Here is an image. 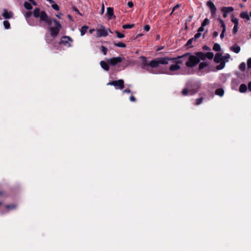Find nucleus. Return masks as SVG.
Listing matches in <instances>:
<instances>
[{
	"label": "nucleus",
	"instance_id": "nucleus-43",
	"mask_svg": "<svg viewBox=\"0 0 251 251\" xmlns=\"http://www.w3.org/2000/svg\"><path fill=\"white\" fill-rule=\"evenodd\" d=\"M238 29V25H235L233 28V32L234 33H236Z\"/></svg>",
	"mask_w": 251,
	"mask_h": 251
},
{
	"label": "nucleus",
	"instance_id": "nucleus-41",
	"mask_svg": "<svg viewBox=\"0 0 251 251\" xmlns=\"http://www.w3.org/2000/svg\"><path fill=\"white\" fill-rule=\"evenodd\" d=\"M180 6V4H177L174 7L173 9V11L172 12H171V13L170 14L171 15H172L173 14V13L177 9V8H179Z\"/></svg>",
	"mask_w": 251,
	"mask_h": 251
},
{
	"label": "nucleus",
	"instance_id": "nucleus-59",
	"mask_svg": "<svg viewBox=\"0 0 251 251\" xmlns=\"http://www.w3.org/2000/svg\"><path fill=\"white\" fill-rule=\"evenodd\" d=\"M244 2H246L247 0H242Z\"/></svg>",
	"mask_w": 251,
	"mask_h": 251
},
{
	"label": "nucleus",
	"instance_id": "nucleus-22",
	"mask_svg": "<svg viewBox=\"0 0 251 251\" xmlns=\"http://www.w3.org/2000/svg\"><path fill=\"white\" fill-rule=\"evenodd\" d=\"M215 94L221 97H222L224 94V91L223 89L219 88L216 90Z\"/></svg>",
	"mask_w": 251,
	"mask_h": 251
},
{
	"label": "nucleus",
	"instance_id": "nucleus-55",
	"mask_svg": "<svg viewBox=\"0 0 251 251\" xmlns=\"http://www.w3.org/2000/svg\"><path fill=\"white\" fill-rule=\"evenodd\" d=\"M123 93H130V90L129 89H126L123 91Z\"/></svg>",
	"mask_w": 251,
	"mask_h": 251
},
{
	"label": "nucleus",
	"instance_id": "nucleus-15",
	"mask_svg": "<svg viewBox=\"0 0 251 251\" xmlns=\"http://www.w3.org/2000/svg\"><path fill=\"white\" fill-rule=\"evenodd\" d=\"M100 65L101 68L105 71H108L109 67L108 63L104 61H101L100 62Z\"/></svg>",
	"mask_w": 251,
	"mask_h": 251
},
{
	"label": "nucleus",
	"instance_id": "nucleus-47",
	"mask_svg": "<svg viewBox=\"0 0 251 251\" xmlns=\"http://www.w3.org/2000/svg\"><path fill=\"white\" fill-rule=\"evenodd\" d=\"M225 33H226V31H222V32L220 34V38L222 39L224 38L225 36Z\"/></svg>",
	"mask_w": 251,
	"mask_h": 251
},
{
	"label": "nucleus",
	"instance_id": "nucleus-42",
	"mask_svg": "<svg viewBox=\"0 0 251 251\" xmlns=\"http://www.w3.org/2000/svg\"><path fill=\"white\" fill-rule=\"evenodd\" d=\"M247 67L248 68H251V57L247 60Z\"/></svg>",
	"mask_w": 251,
	"mask_h": 251
},
{
	"label": "nucleus",
	"instance_id": "nucleus-18",
	"mask_svg": "<svg viewBox=\"0 0 251 251\" xmlns=\"http://www.w3.org/2000/svg\"><path fill=\"white\" fill-rule=\"evenodd\" d=\"M31 15H32V13H31V12H30V11L26 12L25 14V16L26 18V20L27 23L30 25H33L31 23H30V18L31 17Z\"/></svg>",
	"mask_w": 251,
	"mask_h": 251
},
{
	"label": "nucleus",
	"instance_id": "nucleus-48",
	"mask_svg": "<svg viewBox=\"0 0 251 251\" xmlns=\"http://www.w3.org/2000/svg\"><path fill=\"white\" fill-rule=\"evenodd\" d=\"M204 26H202V25H201V26L199 27L198 29V32L201 33V32H202L204 30Z\"/></svg>",
	"mask_w": 251,
	"mask_h": 251
},
{
	"label": "nucleus",
	"instance_id": "nucleus-46",
	"mask_svg": "<svg viewBox=\"0 0 251 251\" xmlns=\"http://www.w3.org/2000/svg\"><path fill=\"white\" fill-rule=\"evenodd\" d=\"M144 29L146 31H149L150 29V26L149 25H145Z\"/></svg>",
	"mask_w": 251,
	"mask_h": 251
},
{
	"label": "nucleus",
	"instance_id": "nucleus-38",
	"mask_svg": "<svg viewBox=\"0 0 251 251\" xmlns=\"http://www.w3.org/2000/svg\"><path fill=\"white\" fill-rule=\"evenodd\" d=\"M115 33L117 35V36L118 38H123L125 37V35L123 33H121L118 31H116Z\"/></svg>",
	"mask_w": 251,
	"mask_h": 251
},
{
	"label": "nucleus",
	"instance_id": "nucleus-17",
	"mask_svg": "<svg viewBox=\"0 0 251 251\" xmlns=\"http://www.w3.org/2000/svg\"><path fill=\"white\" fill-rule=\"evenodd\" d=\"M230 49L231 51L236 53H239L241 50L240 47L237 45H235L233 46L230 47Z\"/></svg>",
	"mask_w": 251,
	"mask_h": 251
},
{
	"label": "nucleus",
	"instance_id": "nucleus-27",
	"mask_svg": "<svg viewBox=\"0 0 251 251\" xmlns=\"http://www.w3.org/2000/svg\"><path fill=\"white\" fill-rule=\"evenodd\" d=\"M207 65H208V64L206 63H205V62H201V63L200 64V65H199V70L200 71L202 70L204 68L207 67Z\"/></svg>",
	"mask_w": 251,
	"mask_h": 251
},
{
	"label": "nucleus",
	"instance_id": "nucleus-5",
	"mask_svg": "<svg viewBox=\"0 0 251 251\" xmlns=\"http://www.w3.org/2000/svg\"><path fill=\"white\" fill-rule=\"evenodd\" d=\"M181 57L188 59L185 64L188 67H193L196 66L201 60V59L198 56L197 54L196 55H192L189 53H186L182 56H179L178 58H180Z\"/></svg>",
	"mask_w": 251,
	"mask_h": 251
},
{
	"label": "nucleus",
	"instance_id": "nucleus-52",
	"mask_svg": "<svg viewBox=\"0 0 251 251\" xmlns=\"http://www.w3.org/2000/svg\"><path fill=\"white\" fill-rule=\"evenodd\" d=\"M130 101H135L136 99H135V98H134V96H130Z\"/></svg>",
	"mask_w": 251,
	"mask_h": 251
},
{
	"label": "nucleus",
	"instance_id": "nucleus-60",
	"mask_svg": "<svg viewBox=\"0 0 251 251\" xmlns=\"http://www.w3.org/2000/svg\"><path fill=\"white\" fill-rule=\"evenodd\" d=\"M68 17H69V19H71V16H70V15H69V16H68Z\"/></svg>",
	"mask_w": 251,
	"mask_h": 251
},
{
	"label": "nucleus",
	"instance_id": "nucleus-51",
	"mask_svg": "<svg viewBox=\"0 0 251 251\" xmlns=\"http://www.w3.org/2000/svg\"><path fill=\"white\" fill-rule=\"evenodd\" d=\"M219 35V33L217 31H214L213 33V36L214 37H217Z\"/></svg>",
	"mask_w": 251,
	"mask_h": 251
},
{
	"label": "nucleus",
	"instance_id": "nucleus-14",
	"mask_svg": "<svg viewBox=\"0 0 251 251\" xmlns=\"http://www.w3.org/2000/svg\"><path fill=\"white\" fill-rule=\"evenodd\" d=\"M2 16L5 19H9L12 17L13 14L11 12H8L6 9L3 10V12L2 13Z\"/></svg>",
	"mask_w": 251,
	"mask_h": 251
},
{
	"label": "nucleus",
	"instance_id": "nucleus-24",
	"mask_svg": "<svg viewBox=\"0 0 251 251\" xmlns=\"http://www.w3.org/2000/svg\"><path fill=\"white\" fill-rule=\"evenodd\" d=\"M213 50L216 51H220L221 50L220 45L218 43L214 44L213 47Z\"/></svg>",
	"mask_w": 251,
	"mask_h": 251
},
{
	"label": "nucleus",
	"instance_id": "nucleus-35",
	"mask_svg": "<svg viewBox=\"0 0 251 251\" xmlns=\"http://www.w3.org/2000/svg\"><path fill=\"white\" fill-rule=\"evenodd\" d=\"M115 46L120 48H125L126 47V45L122 42H119L117 44H115Z\"/></svg>",
	"mask_w": 251,
	"mask_h": 251
},
{
	"label": "nucleus",
	"instance_id": "nucleus-1",
	"mask_svg": "<svg viewBox=\"0 0 251 251\" xmlns=\"http://www.w3.org/2000/svg\"><path fill=\"white\" fill-rule=\"evenodd\" d=\"M140 58L142 60L141 68L152 74H156L153 72V68L158 67L160 64H167L169 61L172 59L167 57H159L148 62L145 57L142 56ZM173 59H175L174 58Z\"/></svg>",
	"mask_w": 251,
	"mask_h": 251
},
{
	"label": "nucleus",
	"instance_id": "nucleus-20",
	"mask_svg": "<svg viewBox=\"0 0 251 251\" xmlns=\"http://www.w3.org/2000/svg\"><path fill=\"white\" fill-rule=\"evenodd\" d=\"M88 29V26L86 25L83 26L80 29L81 35L83 36L86 33Z\"/></svg>",
	"mask_w": 251,
	"mask_h": 251
},
{
	"label": "nucleus",
	"instance_id": "nucleus-6",
	"mask_svg": "<svg viewBox=\"0 0 251 251\" xmlns=\"http://www.w3.org/2000/svg\"><path fill=\"white\" fill-rule=\"evenodd\" d=\"M200 88V83L196 82L193 84L191 88H185L182 91V94L183 96L192 95L195 94Z\"/></svg>",
	"mask_w": 251,
	"mask_h": 251
},
{
	"label": "nucleus",
	"instance_id": "nucleus-54",
	"mask_svg": "<svg viewBox=\"0 0 251 251\" xmlns=\"http://www.w3.org/2000/svg\"><path fill=\"white\" fill-rule=\"evenodd\" d=\"M248 88L249 90L251 91V81L248 84Z\"/></svg>",
	"mask_w": 251,
	"mask_h": 251
},
{
	"label": "nucleus",
	"instance_id": "nucleus-28",
	"mask_svg": "<svg viewBox=\"0 0 251 251\" xmlns=\"http://www.w3.org/2000/svg\"><path fill=\"white\" fill-rule=\"evenodd\" d=\"M6 211H9L16 208V205L14 204L7 205L5 206Z\"/></svg>",
	"mask_w": 251,
	"mask_h": 251
},
{
	"label": "nucleus",
	"instance_id": "nucleus-29",
	"mask_svg": "<svg viewBox=\"0 0 251 251\" xmlns=\"http://www.w3.org/2000/svg\"><path fill=\"white\" fill-rule=\"evenodd\" d=\"M231 22L234 24V25H238V19L235 18L233 15H232Z\"/></svg>",
	"mask_w": 251,
	"mask_h": 251
},
{
	"label": "nucleus",
	"instance_id": "nucleus-36",
	"mask_svg": "<svg viewBox=\"0 0 251 251\" xmlns=\"http://www.w3.org/2000/svg\"><path fill=\"white\" fill-rule=\"evenodd\" d=\"M3 25L5 29H9L10 28V23L7 21H4L3 22Z\"/></svg>",
	"mask_w": 251,
	"mask_h": 251
},
{
	"label": "nucleus",
	"instance_id": "nucleus-50",
	"mask_svg": "<svg viewBox=\"0 0 251 251\" xmlns=\"http://www.w3.org/2000/svg\"><path fill=\"white\" fill-rule=\"evenodd\" d=\"M127 5L129 6V7L131 8L133 6V3L132 1H128L127 3Z\"/></svg>",
	"mask_w": 251,
	"mask_h": 251
},
{
	"label": "nucleus",
	"instance_id": "nucleus-31",
	"mask_svg": "<svg viewBox=\"0 0 251 251\" xmlns=\"http://www.w3.org/2000/svg\"><path fill=\"white\" fill-rule=\"evenodd\" d=\"M24 6L26 9L28 10H30L32 8V7L30 3H28V2H25Z\"/></svg>",
	"mask_w": 251,
	"mask_h": 251
},
{
	"label": "nucleus",
	"instance_id": "nucleus-2",
	"mask_svg": "<svg viewBox=\"0 0 251 251\" xmlns=\"http://www.w3.org/2000/svg\"><path fill=\"white\" fill-rule=\"evenodd\" d=\"M52 21L54 23L55 27H50L49 28L50 35L47 34L46 35V40L48 43H50L51 42V39H50V38H54L57 36L62 27L61 24L56 20L52 19Z\"/></svg>",
	"mask_w": 251,
	"mask_h": 251
},
{
	"label": "nucleus",
	"instance_id": "nucleus-10",
	"mask_svg": "<svg viewBox=\"0 0 251 251\" xmlns=\"http://www.w3.org/2000/svg\"><path fill=\"white\" fill-rule=\"evenodd\" d=\"M197 55L199 58L202 60H205L206 58L209 59H211L213 58L214 54L211 52H207L205 53H203L201 52H199L197 53Z\"/></svg>",
	"mask_w": 251,
	"mask_h": 251
},
{
	"label": "nucleus",
	"instance_id": "nucleus-8",
	"mask_svg": "<svg viewBox=\"0 0 251 251\" xmlns=\"http://www.w3.org/2000/svg\"><path fill=\"white\" fill-rule=\"evenodd\" d=\"M73 42V40L69 36H65L61 38L59 42L60 45H62L64 46L69 48L71 47V43Z\"/></svg>",
	"mask_w": 251,
	"mask_h": 251
},
{
	"label": "nucleus",
	"instance_id": "nucleus-37",
	"mask_svg": "<svg viewBox=\"0 0 251 251\" xmlns=\"http://www.w3.org/2000/svg\"><path fill=\"white\" fill-rule=\"evenodd\" d=\"M100 50L104 55H105L107 51V49L104 46H101L100 48Z\"/></svg>",
	"mask_w": 251,
	"mask_h": 251
},
{
	"label": "nucleus",
	"instance_id": "nucleus-61",
	"mask_svg": "<svg viewBox=\"0 0 251 251\" xmlns=\"http://www.w3.org/2000/svg\"><path fill=\"white\" fill-rule=\"evenodd\" d=\"M1 204V203H0V205Z\"/></svg>",
	"mask_w": 251,
	"mask_h": 251
},
{
	"label": "nucleus",
	"instance_id": "nucleus-12",
	"mask_svg": "<svg viewBox=\"0 0 251 251\" xmlns=\"http://www.w3.org/2000/svg\"><path fill=\"white\" fill-rule=\"evenodd\" d=\"M234 10L232 7H223L221 9V11L223 12V17L226 18L228 13L232 12Z\"/></svg>",
	"mask_w": 251,
	"mask_h": 251
},
{
	"label": "nucleus",
	"instance_id": "nucleus-45",
	"mask_svg": "<svg viewBox=\"0 0 251 251\" xmlns=\"http://www.w3.org/2000/svg\"><path fill=\"white\" fill-rule=\"evenodd\" d=\"M194 40V38H191V39H190L186 43V45L187 46H189L190 44H192V42L193 41V40Z\"/></svg>",
	"mask_w": 251,
	"mask_h": 251
},
{
	"label": "nucleus",
	"instance_id": "nucleus-16",
	"mask_svg": "<svg viewBox=\"0 0 251 251\" xmlns=\"http://www.w3.org/2000/svg\"><path fill=\"white\" fill-rule=\"evenodd\" d=\"M240 17L242 19H246L248 21L250 20V16L247 11L242 12L240 14Z\"/></svg>",
	"mask_w": 251,
	"mask_h": 251
},
{
	"label": "nucleus",
	"instance_id": "nucleus-57",
	"mask_svg": "<svg viewBox=\"0 0 251 251\" xmlns=\"http://www.w3.org/2000/svg\"><path fill=\"white\" fill-rule=\"evenodd\" d=\"M47 1H49L50 3H54V1L52 0H47Z\"/></svg>",
	"mask_w": 251,
	"mask_h": 251
},
{
	"label": "nucleus",
	"instance_id": "nucleus-32",
	"mask_svg": "<svg viewBox=\"0 0 251 251\" xmlns=\"http://www.w3.org/2000/svg\"><path fill=\"white\" fill-rule=\"evenodd\" d=\"M239 69L242 71H245L246 69V64L245 62L241 63L239 67Z\"/></svg>",
	"mask_w": 251,
	"mask_h": 251
},
{
	"label": "nucleus",
	"instance_id": "nucleus-30",
	"mask_svg": "<svg viewBox=\"0 0 251 251\" xmlns=\"http://www.w3.org/2000/svg\"><path fill=\"white\" fill-rule=\"evenodd\" d=\"M230 57V55L228 53L226 54L224 56H223V61L224 62H227L228 59Z\"/></svg>",
	"mask_w": 251,
	"mask_h": 251
},
{
	"label": "nucleus",
	"instance_id": "nucleus-56",
	"mask_svg": "<svg viewBox=\"0 0 251 251\" xmlns=\"http://www.w3.org/2000/svg\"><path fill=\"white\" fill-rule=\"evenodd\" d=\"M96 31V29H91L90 30H89V32L90 33L92 34L93 33V31Z\"/></svg>",
	"mask_w": 251,
	"mask_h": 251
},
{
	"label": "nucleus",
	"instance_id": "nucleus-34",
	"mask_svg": "<svg viewBox=\"0 0 251 251\" xmlns=\"http://www.w3.org/2000/svg\"><path fill=\"white\" fill-rule=\"evenodd\" d=\"M209 23H210L209 20L207 18H205L202 22L201 25H202V26H205L206 25H208Z\"/></svg>",
	"mask_w": 251,
	"mask_h": 251
},
{
	"label": "nucleus",
	"instance_id": "nucleus-26",
	"mask_svg": "<svg viewBox=\"0 0 251 251\" xmlns=\"http://www.w3.org/2000/svg\"><path fill=\"white\" fill-rule=\"evenodd\" d=\"M107 13L110 17L113 16V9L112 7H108L107 8Z\"/></svg>",
	"mask_w": 251,
	"mask_h": 251
},
{
	"label": "nucleus",
	"instance_id": "nucleus-39",
	"mask_svg": "<svg viewBox=\"0 0 251 251\" xmlns=\"http://www.w3.org/2000/svg\"><path fill=\"white\" fill-rule=\"evenodd\" d=\"M203 99L202 98L196 100V105H200L202 102Z\"/></svg>",
	"mask_w": 251,
	"mask_h": 251
},
{
	"label": "nucleus",
	"instance_id": "nucleus-58",
	"mask_svg": "<svg viewBox=\"0 0 251 251\" xmlns=\"http://www.w3.org/2000/svg\"><path fill=\"white\" fill-rule=\"evenodd\" d=\"M250 16V18L251 17V11L250 12V15H249Z\"/></svg>",
	"mask_w": 251,
	"mask_h": 251
},
{
	"label": "nucleus",
	"instance_id": "nucleus-9",
	"mask_svg": "<svg viewBox=\"0 0 251 251\" xmlns=\"http://www.w3.org/2000/svg\"><path fill=\"white\" fill-rule=\"evenodd\" d=\"M108 85H113L117 89H122L124 87V81L123 79L113 81L107 83Z\"/></svg>",
	"mask_w": 251,
	"mask_h": 251
},
{
	"label": "nucleus",
	"instance_id": "nucleus-23",
	"mask_svg": "<svg viewBox=\"0 0 251 251\" xmlns=\"http://www.w3.org/2000/svg\"><path fill=\"white\" fill-rule=\"evenodd\" d=\"M218 20L221 24V27L222 28V31H226V26L224 21L221 19H219Z\"/></svg>",
	"mask_w": 251,
	"mask_h": 251
},
{
	"label": "nucleus",
	"instance_id": "nucleus-33",
	"mask_svg": "<svg viewBox=\"0 0 251 251\" xmlns=\"http://www.w3.org/2000/svg\"><path fill=\"white\" fill-rule=\"evenodd\" d=\"M133 26H134L133 24H131V25L126 24V25H123L122 26V27L123 29H129V28H132Z\"/></svg>",
	"mask_w": 251,
	"mask_h": 251
},
{
	"label": "nucleus",
	"instance_id": "nucleus-19",
	"mask_svg": "<svg viewBox=\"0 0 251 251\" xmlns=\"http://www.w3.org/2000/svg\"><path fill=\"white\" fill-rule=\"evenodd\" d=\"M180 67L177 64H173L170 67V70L171 71H175L179 70Z\"/></svg>",
	"mask_w": 251,
	"mask_h": 251
},
{
	"label": "nucleus",
	"instance_id": "nucleus-21",
	"mask_svg": "<svg viewBox=\"0 0 251 251\" xmlns=\"http://www.w3.org/2000/svg\"><path fill=\"white\" fill-rule=\"evenodd\" d=\"M247 87L246 85L242 84L239 87V91L241 93H244L247 91Z\"/></svg>",
	"mask_w": 251,
	"mask_h": 251
},
{
	"label": "nucleus",
	"instance_id": "nucleus-4",
	"mask_svg": "<svg viewBox=\"0 0 251 251\" xmlns=\"http://www.w3.org/2000/svg\"><path fill=\"white\" fill-rule=\"evenodd\" d=\"M33 14L34 17L39 18L40 21L44 22L49 26L52 25V19L49 18L45 11H41L39 8H35Z\"/></svg>",
	"mask_w": 251,
	"mask_h": 251
},
{
	"label": "nucleus",
	"instance_id": "nucleus-11",
	"mask_svg": "<svg viewBox=\"0 0 251 251\" xmlns=\"http://www.w3.org/2000/svg\"><path fill=\"white\" fill-rule=\"evenodd\" d=\"M206 5L209 8L212 17H215L216 14L217 8L214 3L211 0L206 2Z\"/></svg>",
	"mask_w": 251,
	"mask_h": 251
},
{
	"label": "nucleus",
	"instance_id": "nucleus-44",
	"mask_svg": "<svg viewBox=\"0 0 251 251\" xmlns=\"http://www.w3.org/2000/svg\"><path fill=\"white\" fill-rule=\"evenodd\" d=\"M201 33H200V32H198L197 33V34H196L194 36V39L196 40L199 38H200V37L201 36Z\"/></svg>",
	"mask_w": 251,
	"mask_h": 251
},
{
	"label": "nucleus",
	"instance_id": "nucleus-25",
	"mask_svg": "<svg viewBox=\"0 0 251 251\" xmlns=\"http://www.w3.org/2000/svg\"><path fill=\"white\" fill-rule=\"evenodd\" d=\"M225 66V62H224L223 61L221 62V63L217 65L216 67V69L217 70H220L223 69Z\"/></svg>",
	"mask_w": 251,
	"mask_h": 251
},
{
	"label": "nucleus",
	"instance_id": "nucleus-40",
	"mask_svg": "<svg viewBox=\"0 0 251 251\" xmlns=\"http://www.w3.org/2000/svg\"><path fill=\"white\" fill-rule=\"evenodd\" d=\"M52 4H53L51 6L52 8L55 10H59V7L58 5L57 4H55V3H52Z\"/></svg>",
	"mask_w": 251,
	"mask_h": 251
},
{
	"label": "nucleus",
	"instance_id": "nucleus-3",
	"mask_svg": "<svg viewBox=\"0 0 251 251\" xmlns=\"http://www.w3.org/2000/svg\"><path fill=\"white\" fill-rule=\"evenodd\" d=\"M107 62L109 64L112 66H115L117 64L122 62V69H124L126 67L130 65H134V63L131 61L126 60L124 57H121L120 56L113 57L107 60Z\"/></svg>",
	"mask_w": 251,
	"mask_h": 251
},
{
	"label": "nucleus",
	"instance_id": "nucleus-53",
	"mask_svg": "<svg viewBox=\"0 0 251 251\" xmlns=\"http://www.w3.org/2000/svg\"><path fill=\"white\" fill-rule=\"evenodd\" d=\"M31 3H32L34 5H36V2L34 0H28Z\"/></svg>",
	"mask_w": 251,
	"mask_h": 251
},
{
	"label": "nucleus",
	"instance_id": "nucleus-13",
	"mask_svg": "<svg viewBox=\"0 0 251 251\" xmlns=\"http://www.w3.org/2000/svg\"><path fill=\"white\" fill-rule=\"evenodd\" d=\"M214 60L216 63L223 62V56L221 53H217L215 54Z\"/></svg>",
	"mask_w": 251,
	"mask_h": 251
},
{
	"label": "nucleus",
	"instance_id": "nucleus-7",
	"mask_svg": "<svg viewBox=\"0 0 251 251\" xmlns=\"http://www.w3.org/2000/svg\"><path fill=\"white\" fill-rule=\"evenodd\" d=\"M97 37H105L108 34V32L110 31L108 28H105L103 25H100L96 29Z\"/></svg>",
	"mask_w": 251,
	"mask_h": 251
},
{
	"label": "nucleus",
	"instance_id": "nucleus-49",
	"mask_svg": "<svg viewBox=\"0 0 251 251\" xmlns=\"http://www.w3.org/2000/svg\"><path fill=\"white\" fill-rule=\"evenodd\" d=\"M104 12V5L103 4H102L101 8L100 10V14H102Z\"/></svg>",
	"mask_w": 251,
	"mask_h": 251
}]
</instances>
